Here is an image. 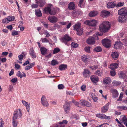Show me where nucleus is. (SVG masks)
Returning <instances> with one entry per match:
<instances>
[{"mask_svg": "<svg viewBox=\"0 0 127 127\" xmlns=\"http://www.w3.org/2000/svg\"><path fill=\"white\" fill-rule=\"evenodd\" d=\"M110 25V23L108 21H103L100 25L99 30L102 32H106L109 29Z\"/></svg>", "mask_w": 127, "mask_h": 127, "instance_id": "obj_1", "label": "nucleus"}, {"mask_svg": "<svg viewBox=\"0 0 127 127\" xmlns=\"http://www.w3.org/2000/svg\"><path fill=\"white\" fill-rule=\"evenodd\" d=\"M53 7V6L52 4H49L48 6L45 8L43 11H44V12L46 13H49L51 15H55L56 13V10H58L59 11H60V9L58 8H57V10H56L53 9V10H52V9Z\"/></svg>", "mask_w": 127, "mask_h": 127, "instance_id": "obj_2", "label": "nucleus"}, {"mask_svg": "<svg viewBox=\"0 0 127 127\" xmlns=\"http://www.w3.org/2000/svg\"><path fill=\"white\" fill-rule=\"evenodd\" d=\"M22 116L21 110L20 109H16L14 113L13 119L14 121L18 119L21 118Z\"/></svg>", "mask_w": 127, "mask_h": 127, "instance_id": "obj_3", "label": "nucleus"}, {"mask_svg": "<svg viewBox=\"0 0 127 127\" xmlns=\"http://www.w3.org/2000/svg\"><path fill=\"white\" fill-rule=\"evenodd\" d=\"M71 38L68 35L66 34L61 39V42L64 43L65 45L69 46L70 44L69 41L71 40Z\"/></svg>", "mask_w": 127, "mask_h": 127, "instance_id": "obj_4", "label": "nucleus"}, {"mask_svg": "<svg viewBox=\"0 0 127 127\" xmlns=\"http://www.w3.org/2000/svg\"><path fill=\"white\" fill-rule=\"evenodd\" d=\"M81 24L78 23L73 26L74 29L77 31V34L79 35H81L83 33V30L81 27Z\"/></svg>", "mask_w": 127, "mask_h": 127, "instance_id": "obj_5", "label": "nucleus"}, {"mask_svg": "<svg viewBox=\"0 0 127 127\" xmlns=\"http://www.w3.org/2000/svg\"><path fill=\"white\" fill-rule=\"evenodd\" d=\"M102 43L103 46L107 48L111 46L110 41L108 39H103Z\"/></svg>", "mask_w": 127, "mask_h": 127, "instance_id": "obj_6", "label": "nucleus"}, {"mask_svg": "<svg viewBox=\"0 0 127 127\" xmlns=\"http://www.w3.org/2000/svg\"><path fill=\"white\" fill-rule=\"evenodd\" d=\"M97 23L96 21L95 20H87L85 22V24L94 27L96 25Z\"/></svg>", "mask_w": 127, "mask_h": 127, "instance_id": "obj_7", "label": "nucleus"}, {"mask_svg": "<svg viewBox=\"0 0 127 127\" xmlns=\"http://www.w3.org/2000/svg\"><path fill=\"white\" fill-rule=\"evenodd\" d=\"M67 123V121L66 120H63L62 122L56 124L54 127H64L65 125L64 124H66Z\"/></svg>", "mask_w": 127, "mask_h": 127, "instance_id": "obj_8", "label": "nucleus"}, {"mask_svg": "<svg viewBox=\"0 0 127 127\" xmlns=\"http://www.w3.org/2000/svg\"><path fill=\"white\" fill-rule=\"evenodd\" d=\"M41 102L42 105L45 106L47 107L49 105V104L45 96H42V97L41 98Z\"/></svg>", "mask_w": 127, "mask_h": 127, "instance_id": "obj_9", "label": "nucleus"}, {"mask_svg": "<svg viewBox=\"0 0 127 127\" xmlns=\"http://www.w3.org/2000/svg\"><path fill=\"white\" fill-rule=\"evenodd\" d=\"M96 117L102 119H110L111 118L110 117L107 116L103 114H96Z\"/></svg>", "mask_w": 127, "mask_h": 127, "instance_id": "obj_10", "label": "nucleus"}, {"mask_svg": "<svg viewBox=\"0 0 127 127\" xmlns=\"http://www.w3.org/2000/svg\"><path fill=\"white\" fill-rule=\"evenodd\" d=\"M118 20L119 22H121L126 21L127 20V15H120L118 18Z\"/></svg>", "mask_w": 127, "mask_h": 127, "instance_id": "obj_11", "label": "nucleus"}, {"mask_svg": "<svg viewBox=\"0 0 127 127\" xmlns=\"http://www.w3.org/2000/svg\"><path fill=\"white\" fill-rule=\"evenodd\" d=\"M95 38L94 37H89L87 40V43L90 44H93L95 43Z\"/></svg>", "mask_w": 127, "mask_h": 127, "instance_id": "obj_12", "label": "nucleus"}, {"mask_svg": "<svg viewBox=\"0 0 127 127\" xmlns=\"http://www.w3.org/2000/svg\"><path fill=\"white\" fill-rule=\"evenodd\" d=\"M118 13L120 15H127V11L125 8H121L118 11Z\"/></svg>", "mask_w": 127, "mask_h": 127, "instance_id": "obj_13", "label": "nucleus"}, {"mask_svg": "<svg viewBox=\"0 0 127 127\" xmlns=\"http://www.w3.org/2000/svg\"><path fill=\"white\" fill-rule=\"evenodd\" d=\"M110 12L107 11L103 10L101 12V16L103 17H107L110 15Z\"/></svg>", "mask_w": 127, "mask_h": 127, "instance_id": "obj_14", "label": "nucleus"}, {"mask_svg": "<svg viewBox=\"0 0 127 127\" xmlns=\"http://www.w3.org/2000/svg\"><path fill=\"white\" fill-rule=\"evenodd\" d=\"M110 92L112 94V97L114 98H115L118 97V94L117 90L115 89H111Z\"/></svg>", "mask_w": 127, "mask_h": 127, "instance_id": "obj_15", "label": "nucleus"}, {"mask_svg": "<svg viewBox=\"0 0 127 127\" xmlns=\"http://www.w3.org/2000/svg\"><path fill=\"white\" fill-rule=\"evenodd\" d=\"M122 44L121 42L117 41L116 42L114 45V48L115 49L121 48L122 46Z\"/></svg>", "mask_w": 127, "mask_h": 127, "instance_id": "obj_16", "label": "nucleus"}, {"mask_svg": "<svg viewBox=\"0 0 127 127\" xmlns=\"http://www.w3.org/2000/svg\"><path fill=\"white\" fill-rule=\"evenodd\" d=\"M90 79L94 83H97L99 81L98 77L95 75L91 76L90 77Z\"/></svg>", "mask_w": 127, "mask_h": 127, "instance_id": "obj_17", "label": "nucleus"}, {"mask_svg": "<svg viewBox=\"0 0 127 127\" xmlns=\"http://www.w3.org/2000/svg\"><path fill=\"white\" fill-rule=\"evenodd\" d=\"M48 20L51 23H54L57 21L58 19L55 16H50L48 18Z\"/></svg>", "mask_w": 127, "mask_h": 127, "instance_id": "obj_18", "label": "nucleus"}, {"mask_svg": "<svg viewBox=\"0 0 127 127\" xmlns=\"http://www.w3.org/2000/svg\"><path fill=\"white\" fill-rule=\"evenodd\" d=\"M83 76L85 77L89 76L91 75V72L90 71L87 69H85L83 73Z\"/></svg>", "mask_w": 127, "mask_h": 127, "instance_id": "obj_19", "label": "nucleus"}, {"mask_svg": "<svg viewBox=\"0 0 127 127\" xmlns=\"http://www.w3.org/2000/svg\"><path fill=\"white\" fill-rule=\"evenodd\" d=\"M103 83L104 84H107L110 83L111 80L109 77L104 78L103 81Z\"/></svg>", "mask_w": 127, "mask_h": 127, "instance_id": "obj_20", "label": "nucleus"}, {"mask_svg": "<svg viewBox=\"0 0 127 127\" xmlns=\"http://www.w3.org/2000/svg\"><path fill=\"white\" fill-rule=\"evenodd\" d=\"M119 76L120 78H124L127 76V73L121 72L119 74Z\"/></svg>", "mask_w": 127, "mask_h": 127, "instance_id": "obj_21", "label": "nucleus"}, {"mask_svg": "<svg viewBox=\"0 0 127 127\" xmlns=\"http://www.w3.org/2000/svg\"><path fill=\"white\" fill-rule=\"evenodd\" d=\"M29 52L30 55L33 58H36V55L33 48H31Z\"/></svg>", "mask_w": 127, "mask_h": 127, "instance_id": "obj_22", "label": "nucleus"}, {"mask_svg": "<svg viewBox=\"0 0 127 127\" xmlns=\"http://www.w3.org/2000/svg\"><path fill=\"white\" fill-rule=\"evenodd\" d=\"M70 106L69 104L66 103L64 105V108L65 112L67 113L70 109Z\"/></svg>", "mask_w": 127, "mask_h": 127, "instance_id": "obj_23", "label": "nucleus"}, {"mask_svg": "<svg viewBox=\"0 0 127 127\" xmlns=\"http://www.w3.org/2000/svg\"><path fill=\"white\" fill-rule=\"evenodd\" d=\"M22 73H23V74L20 71H19L17 73L16 75L20 77L21 78H22L23 76L25 77L26 76V74L23 72H22Z\"/></svg>", "mask_w": 127, "mask_h": 127, "instance_id": "obj_24", "label": "nucleus"}, {"mask_svg": "<svg viewBox=\"0 0 127 127\" xmlns=\"http://www.w3.org/2000/svg\"><path fill=\"white\" fill-rule=\"evenodd\" d=\"M109 103H107L106 104L101 108V111L103 113L106 112L108 110Z\"/></svg>", "mask_w": 127, "mask_h": 127, "instance_id": "obj_25", "label": "nucleus"}, {"mask_svg": "<svg viewBox=\"0 0 127 127\" xmlns=\"http://www.w3.org/2000/svg\"><path fill=\"white\" fill-rule=\"evenodd\" d=\"M75 8V4L73 2H71L68 5V8L70 10H73Z\"/></svg>", "mask_w": 127, "mask_h": 127, "instance_id": "obj_26", "label": "nucleus"}, {"mask_svg": "<svg viewBox=\"0 0 127 127\" xmlns=\"http://www.w3.org/2000/svg\"><path fill=\"white\" fill-rule=\"evenodd\" d=\"M118 67V65L117 64L113 63L110 65L109 68L111 69H116Z\"/></svg>", "mask_w": 127, "mask_h": 127, "instance_id": "obj_27", "label": "nucleus"}, {"mask_svg": "<svg viewBox=\"0 0 127 127\" xmlns=\"http://www.w3.org/2000/svg\"><path fill=\"white\" fill-rule=\"evenodd\" d=\"M119 55V53L116 52H113L111 54L112 57L114 59L118 58Z\"/></svg>", "mask_w": 127, "mask_h": 127, "instance_id": "obj_28", "label": "nucleus"}, {"mask_svg": "<svg viewBox=\"0 0 127 127\" xmlns=\"http://www.w3.org/2000/svg\"><path fill=\"white\" fill-rule=\"evenodd\" d=\"M120 119V121H122L124 124L127 122V118L125 116H121Z\"/></svg>", "mask_w": 127, "mask_h": 127, "instance_id": "obj_29", "label": "nucleus"}, {"mask_svg": "<svg viewBox=\"0 0 127 127\" xmlns=\"http://www.w3.org/2000/svg\"><path fill=\"white\" fill-rule=\"evenodd\" d=\"M40 51L41 54L42 55H44L46 54L47 49L45 48L42 47L40 48Z\"/></svg>", "mask_w": 127, "mask_h": 127, "instance_id": "obj_30", "label": "nucleus"}, {"mask_svg": "<svg viewBox=\"0 0 127 127\" xmlns=\"http://www.w3.org/2000/svg\"><path fill=\"white\" fill-rule=\"evenodd\" d=\"M67 67V65L66 64H62L60 65L59 67V69L61 70H64Z\"/></svg>", "mask_w": 127, "mask_h": 127, "instance_id": "obj_31", "label": "nucleus"}, {"mask_svg": "<svg viewBox=\"0 0 127 127\" xmlns=\"http://www.w3.org/2000/svg\"><path fill=\"white\" fill-rule=\"evenodd\" d=\"M97 14V12L95 11H93L91 12L89 14V15L90 17H92L96 16Z\"/></svg>", "mask_w": 127, "mask_h": 127, "instance_id": "obj_32", "label": "nucleus"}, {"mask_svg": "<svg viewBox=\"0 0 127 127\" xmlns=\"http://www.w3.org/2000/svg\"><path fill=\"white\" fill-rule=\"evenodd\" d=\"M116 6L115 4L113 2H108L107 4V7L108 8H113Z\"/></svg>", "mask_w": 127, "mask_h": 127, "instance_id": "obj_33", "label": "nucleus"}, {"mask_svg": "<svg viewBox=\"0 0 127 127\" xmlns=\"http://www.w3.org/2000/svg\"><path fill=\"white\" fill-rule=\"evenodd\" d=\"M35 13L36 16L38 17H40L42 16V13L39 9H36L35 11Z\"/></svg>", "mask_w": 127, "mask_h": 127, "instance_id": "obj_34", "label": "nucleus"}, {"mask_svg": "<svg viewBox=\"0 0 127 127\" xmlns=\"http://www.w3.org/2000/svg\"><path fill=\"white\" fill-rule=\"evenodd\" d=\"M35 64L34 63H32L31 64L28 65L25 67V69L26 70H28L34 66Z\"/></svg>", "mask_w": 127, "mask_h": 127, "instance_id": "obj_35", "label": "nucleus"}, {"mask_svg": "<svg viewBox=\"0 0 127 127\" xmlns=\"http://www.w3.org/2000/svg\"><path fill=\"white\" fill-rule=\"evenodd\" d=\"M36 2L39 5V6L40 7L43 6L45 4V2L43 1L40 0L39 2L37 1H36Z\"/></svg>", "mask_w": 127, "mask_h": 127, "instance_id": "obj_36", "label": "nucleus"}, {"mask_svg": "<svg viewBox=\"0 0 127 127\" xmlns=\"http://www.w3.org/2000/svg\"><path fill=\"white\" fill-rule=\"evenodd\" d=\"M94 51L97 52H100L102 51V49L100 46L96 47L94 49Z\"/></svg>", "mask_w": 127, "mask_h": 127, "instance_id": "obj_37", "label": "nucleus"}, {"mask_svg": "<svg viewBox=\"0 0 127 127\" xmlns=\"http://www.w3.org/2000/svg\"><path fill=\"white\" fill-rule=\"evenodd\" d=\"M82 59V61L85 63H87L88 62V58L85 55H83V56Z\"/></svg>", "mask_w": 127, "mask_h": 127, "instance_id": "obj_38", "label": "nucleus"}, {"mask_svg": "<svg viewBox=\"0 0 127 127\" xmlns=\"http://www.w3.org/2000/svg\"><path fill=\"white\" fill-rule=\"evenodd\" d=\"M79 45L77 43H75L73 42H72L71 43V47L72 48H76Z\"/></svg>", "mask_w": 127, "mask_h": 127, "instance_id": "obj_39", "label": "nucleus"}, {"mask_svg": "<svg viewBox=\"0 0 127 127\" xmlns=\"http://www.w3.org/2000/svg\"><path fill=\"white\" fill-rule=\"evenodd\" d=\"M14 17L13 16H10L8 17L7 19L9 22L10 21H12L14 20Z\"/></svg>", "mask_w": 127, "mask_h": 127, "instance_id": "obj_40", "label": "nucleus"}, {"mask_svg": "<svg viewBox=\"0 0 127 127\" xmlns=\"http://www.w3.org/2000/svg\"><path fill=\"white\" fill-rule=\"evenodd\" d=\"M60 49L58 48H55L53 51V54H55L57 53L60 52Z\"/></svg>", "mask_w": 127, "mask_h": 127, "instance_id": "obj_41", "label": "nucleus"}, {"mask_svg": "<svg viewBox=\"0 0 127 127\" xmlns=\"http://www.w3.org/2000/svg\"><path fill=\"white\" fill-rule=\"evenodd\" d=\"M86 101L85 100H81L79 102V104L81 105L85 106Z\"/></svg>", "mask_w": 127, "mask_h": 127, "instance_id": "obj_42", "label": "nucleus"}, {"mask_svg": "<svg viewBox=\"0 0 127 127\" xmlns=\"http://www.w3.org/2000/svg\"><path fill=\"white\" fill-rule=\"evenodd\" d=\"M92 98L93 99L94 101L95 102H96L98 99V98L94 95H92Z\"/></svg>", "mask_w": 127, "mask_h": 127, "instance_id": "obj_43", "label": "nucleus"}, {"mask_svg": "<svg viewBox=\"0 0 127 127\" xmlns=\"http://www.w3.org/2000/svg\"><path fill=\"white\" fill-rule=\"evenodd\" d=\"M41 40L43 43H48L49 42V40L45 38H41Z\"/></svg>", "mask_w": 127, "mask_h": 127, "instance_id": "obj_44", "label": "nucleus"}, {"mask_svg": "<svg viewBox=\"0 0 127 127\" xmlns=\"http://www.w3.org/2000/svg\"><path fill=\"white\" fill-rule=\"evenodd\" d=\"M124 5V3L123 2H119L118 3L117 5H116V7H120L123 6Z\"/></svg>", "mask_w": 127, "mask_h": 127, "instance_id": "obj_45", "label": "nucleus"}, {"mask_svg": "<svg viewBox=\"0 0 127 127\" xmlns=\"http://www.w3.org/2000/svg\"><path fill=\"white\" fill-rule=\"evenodd\" d=\"M84 0H80L79 3L78 4V6L79 7L81 8H83L84 7V6L82 5V4L83 3Z\"/></svg>", "mask_w": 127, "mask_h": 127, "instance_id": "obj_46", "label": "nucleus"}, {"mask_svg": "<svg viewBox=\"0 0 127 127\" xmlns=\"http://www.w3.org/2000/svg\"><path fill=\"white\" fill-rule=\"evenodd\" d=\"M58 62L55 60H53L51 62V64L53 66L58 64Z\"/></svg>", "mask_w": 127, "mask_h": 127, "instance_id": "obj_47", "label": "nucleus"}, {"mask_svg": "<svg viewBox=\"0 0 127 127\" xmlns=\"http://www.w3.org/2000/svg\"><path fill=\"white\" fill-rule=\"evenodd\" d=\"M13 127H17V122L16 120H13Z\"/></svg>", "mask_w": 127, "mask_h": 127, "instance_id": "obj_48", "label": "nucleus"}, {"mask_svg": "<svg viewBox=\"0 0 127 127\" xmlns=\"http://www.w3.org/2000/svg\"><path fill=\"white\" fill-rule=\"evenodd\" d=\"M84 49L85 51L87 52H90V47L89 46L86 47Z\"/></svg>", "mask_w": 127, "mask_h": 127, "instance_id": "obj_49", "label": "nucleus"}, {"mask_svg": "<svg viewBox=\"0 0 127 127\" xmlns=\"http://www.w3.org/2000/svg\"><path fill=\"white\" fill-rule=\"evenodd\" d=\"M95 74L99 76H101L102 73L99 71L97 70L95 72Z\"/></svg>", "mask_w": 127, "mask_h": 127, "instance_id": "obj_50", "label": "nucleus"}, {"mask_svg": "<svg viewBox=\"0 0 127 127\" xmlns=\"http://www.w3.org/2000/svg\"><path fill=\"white\" fill-rule=\"evenodd\" d=\"M98 67L97 66L94 65V66H90V68L92 70H95Z\"/></svg>", "mask_w": 127, "mask_h": 127, "instance_id": "obj_51", "label": "nucleus"}, {"mask_svg": "<svg viewBox=\"0 0 127 127\" xmlns=\"http://www.w3.org/2000/svg\"><path fill=\"white\" fill-rule=\"evenodd\" d=\"M86 86L85 85H83L81 87V90L83 91H85L86 90Z\"/></svg>", "mask_w": 127, "mask_h": 127, "instance_id": "obj_52", "label": "nucleus"}, {"mask_svg": "<svg viewBox=\"0 0 127 127\" xmlns=\"http://www.w3.org/2000/svg\"><path fill=\"white\" fill-rule=\"evenodd\" d=\"M33 4L31 5V7L32 8H37L38 6V4Z\"/></svg>", "mask_w": 127, "mask_h": 127, "instance_id": "obj_53", "label": "nucleus"}, {"mask_svg": "<svg viewBox=\"0 0 127 127\" xmlns=\"http://www.w3.org/2000/svg\"><path fill=\"white\" fill-rule=\"evenodd\" d=\"M85 103L86 104L85 106H86L88 107H90L92 106L91 104L90 103H89L87 101H86V103Z\"/></svg>", "mask_w": 127, "mask_h": 127, "instance_id": "obj_54", "label": "nucleus"}, {"mask_svg": "<svg viewBox=\"0 0 127 127\" xmlns=\"http://www.w3.org/2000/svg\"><path fill=\"white\" fill-rule=\"evenodd\" d=\"M68 22H69L68 21H67L66 22H65L64 21H63V22H59V23L61 25H66V24H67L68 23Z\"/></svg>", "mask_w": 127, "mask_h": 127, "instance_id": "obj_55", "label": "nucleus"}, {"mask_svg": "<svg viewBox=\"0 0 127 127\" xmlns=\"http://www.w3.org/2000/svg\"><path fill=\"white\" fill-rule=\"evenodd\" d=\"M24 57V56L23 55L21 54L18 56L19 60L21 61L22 60Z\"/></svg>", "mask_w": 127, "mask_h": 127, "instance_id": "obj_56", "label": "nucleus"}, {"mask_svg": "<svg viewBox=\"0 0 127 127\" xmlns=\"http://www.w3.org/2000/svg\"><path fill=\"white\" fill-rule=\"evenodd\" d=\"M64 87V86L63 84H60L58 86V88L59 89H63Z\"/></svg>", "mask_w": 127, "mask_h": 127, "instance_id": "obj_57", "label": "nucleus"}, {"mask_svg": "<svg viewBox=\"0 0 127 127\" xmlns=\"http://www.w3.org/2000/svg\"><path fill=\"white\" fill-rule=\"evenodd\" d=\"M2 23H8V22L7 19V18L6 19H4L2 20Z\"/></svg>", "mask_w": 127, "mask_h": 127, "instance_id": "obj_58", "label": "nucleus"}, {"mask_svg": "<svg viewBox=\"0 0 127 127\" xmlns=\"http://www.w3.org/2000/svg\"><path fill=\"white\" fill-rule=\"evenodd\" d=\"M0 126L3 127L4 125L3 121V119L1 118L0 119Z\"/></svg>", "mask_w": 127, "mask_h": 127, "instance_id": "obj_59", "label": "nucleus"}, {"mask_svg": "<svg viewBox=\"0 0 127 127\" xmlns=\"http://www.w3.org/2000/svg\"><path fill=\"white\" fill-rule=\"evenodd\" d=\"M27 110L28 112H29L30 108V104H28L26 106Z\"/></svg>", "mask_w": 127, "mask_h": 127, "instance_id": "obj_60", "label": "nucleus"}, {"mask_svg": "<svg viewBox=\"0 0 127 127\" xmlns=\"http://www.w3.org/2000/svg\"><path fill=\"white\" fill-rule=\"evenodd\" d=\"M18 34V32L17 31H14L12 32V35L13 36H14Z\"/></svg>", "mask_w": 127, "mask_h": 127, "instance_id": "obj_61", "label": "nucleus"}, {"mask_svg": "<svg viewBox=\"0 0 127 127\" xmlns=\"http://www.w3.org/2000/svg\"><path fill=\"white\" fill-rule=\"evenodd\" d=\"M110 73V75L112 76H114L115 75V72L114 71H111Z\"/></svg>", "mask_w": 127, "mask_h": 127, "instance_id": "obj_62", "label": "nucleus"}, {"mask_svg": "<svg viewBox=\"0 0 127 127\" xmlns=\"http://www.w3.org/2000/svg\"><path fill=\"white\" fill-rule=\"evenodd\" d=\"M117 109L119 111H122L123 110V106H118L117 107Z\"/></svg>", "mask_w": 127, "mask_h": 127, "instance_id": "obj_63", "label": "nucleus"}, {"mask_svg": "<svg viewBox=\"0 0 127 127\" xmlns=\"http://www.w3.org/2000/svg\"><path fill=\"white\" fill-rule=\"evenodd\" d=\"M124 43L125 46H127V37L125 38V39L124 40Z\"/></svg>", "mask_w": 127, "mask_h": 127, "instance_id": "obj_64", "label": "nucleus"}]
</instances>
